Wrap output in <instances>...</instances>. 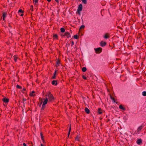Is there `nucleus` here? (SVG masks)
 Listing matches in <instances>:
<instances>
[{"label": "nucleus", "mask_w": 146, "mask_h": 146, "mask_svg": "<svg viewBox=\"0 0 146 146\" xmlns=\"http://www.w3.org/2000/svg\"><path fill=\"white\" fill-rule=\"evenodd\" d=\"M45 98L48 100V102H51L54 99L53 95L50 92H48L45 95Z\"/></svg>", "instance_id": "f257e3e1"}, {"label": "nucleus", "mask_w": 146, "mask_h": 146, "mask_svg": "<svg viewBox=\"0 0 146 146\" xmlns=\"http://www.w3.org/2000/svg\"><path fill=\"white\" fill-rule=\"evenodd\" d=\"M61 36L62 37H64L65 36H66L67 38H69L71 37L70 34L68 32H65L64 35H61Z\"/></svg>", "instance_id": "f03ea898"}, {"label": "nucleus", "mask_w": 146, "mask_h": 146, "mask_svg": "<svg viewBox=\"0 0 146 146\" xmlns=\"http://www.w3.org/2000/svg\"><path fill=\"white\" fill-rule=\"evenodd\" d=\"M82 9V4H80L79 5L77 11L78 12V13L79 14H80V11H81Z\"/></svg>", "instance_id": "7ed1b4c3"}, {"label": "nucleus", "mask_w": 146, "mask_h": 146, "mask_svg": "<svg viewBox=\"0 0 146 146\" xmlns=\"http://www.w3.org/2000/svg\"><path fill=\"white\" fill-rule=\"evenodd\" d=\"M24 11H23L21 9L19 10L18 12V13L21 16H22L23 15V13Z\"/></svg>", "instance_id": "20e7f679"}, {"label": "nucleus", "mask_w": 146, "mask_h": 146, "mask_svg": "<svg viewBox=\"0 0 146 146\" xmlns=\"http://www.w3.org/2000/svg\"><path fill=\"white\" fill-rule=\"evenodd\" d=\"M60 60L59 59H58L57 61L56 62V66L58 67V66H60Z\"/></svg>", "instance_id": "39448f33"}, {"label": "nucleus", "mask_w": 146, "mask_h": 146, "mask_svg": "<svg viewBox=\"0 0 146 146\" xmlns=\"http://www.w3.org/2000/svg\"><path fill=\"white\" fill-rule=\"evenodd\" d=\"M95 50L96 53H98V52L100 51H101L102 50V48H101L99 47L97 48H95Z\"/></svg>", "instance_id": "423d86ee"}, {"label": "nucleus", "mask_w": 146, "mask_h": 146, "mask_svg": "<svg viewBox=\"0 0 146 146\" xmlns=\"http://www.w3.org/2000/svg\"><path fill=\"white\" fill-rule=\"evenodd\" d=\"M7 15V13L5 12H4L3 13L2 15V17H3V20L5 21V18L6 16Z\"/></svg>", "instance_id": "0eeeda50"}, {"label": "nucleus", "mask_w": 146, "mask_h": 146, "mask_svg": "<svg viewBox=\"0 0 146 146\" xmlns=\"http://www.w3.org/2000/svg\"><path fill=\"white\" fill-rule=\"evenodd\" d=\"M110 37V34L108 33L106 34L104 36V38L106 39L109 38Z\"/></svg>", "instance_id": "6e6552de"}, {"label": "nucleus", "mask_w": 146, "mask_h": 146, "mask_svg": "<svg viewBox=\"0 0 146 146\" xmlns=\"http://www.w3.org/2000/svg\"><path fill=\"white\" fill-rule=\"evenodd\" d=\"M43 100H44V101H43V105H45L48 102V101L46 98L45 99H44Z\"/></svg>", "instance_id": "1a4fd4ad"}, {"label": "nucleus", "mask_w": 146, "mask_h": 146, "mask_svg": "<svg viewBox=\"0 0 146 146\" xmlns=\"http://www.w3.org/2000/svg\"><path fill=\"white\" fill-rule=\"evenodd\" d=\"M52 85L56 86L57 84V82L56 80H53L52 82Z\"/></svg>", "instance_id": "9d476101"}, {"label": "nucleus", "mask_w": 146, "mask_h": 146, "mask_svg": "<svg viewBox=\"0 0 146 146\" xmlns=\"http://www.w3.org/2000/svg\"><path fill=\"white\" fill-rule=\"evenodd\" d=\"M142 143V140L140 139H138L137 141V143L138 145L141 144Z\"/></svg>", "instance_id": "9b49d317"}, {"label": "nucleus", "mask_w": 146, "mask_h": 146, "mask_svg": "<svg viewBox=\"0 0 146 146\" xmlns=\"http://www.w3.org/2000/svg\"><path fill=\"white\" fill-rule=\"evenodd\" d=\"M143 126L142 125H141L140 126H139L138 129H137V131L138 132H140L141 130V129L143 128Z\"/></svg>", "instance_id": "f8f14e48"}, {"label": "nucleus", "mask_w": 146, "mask_h": 146, "mask_svg": "<svg viewBox=\"0 0 146 146\" xmlns=\"http://www.w3.org/2000/svg\"><path fill=\"white\" fill-rule=\"evenodd\" d=\"M106 42H104V41H102L101 42V46L103 47L105 46L106 45Z\"/></svg>", "instance_id": "ddd939ff"}, {"label": "nucleus", "mask_w": 146, "mask_h": 146, "mask_svg": "<svg viewBox=\"0 0 146 146\" xmlns=\"http://www.w3.org/2000/svg\"><path fill=\"white\" fill-rule=\"evenodd\" d=\"M3 102L5 103H7L9 102V100L7 98H3Z\"/></svg>", "instance_id": "4468645a"}, {"label": "nucleus", "mask_w": 146, "mask_h": 146, "mask_svg": "<svg viewBox=\"0 0 146 146\" xmlns=\"http://www.w3.org/2000/svg\"><path fill=\"white\" fill-rule=\"evenodd\" d=\"M85 111L86 113L88 114L90 112V110L86 107L85 109Z\"/></svg>", "instance_id": "2eb2a0df"}, {"label": "nucleus", "mask_w": 146, "mask_h": 146, "mask_svg": "<svg viewBox=\"0 0 146 146\" xmlns=\"http://www.w3.org/2000/svg\"><path fill=\"white\" fill-rule=\"evenodd\" d=\"M98 113L99 114H101L102 113V110L101 108H98Z\"/></svg>", "instance_id": "dca6fc26"}, {"label": "nucleus", "mask_w": 146, "mask_h": 146, "mask_svg": "<svg viewBox=\"0 0 146 146\" xmlns=\"http://www.w3.org/2000/svg\"><path fill=\"white\" fill-rule=\"evenodd\" d=\"M58 36L56 34H55L53 35V38L54 39L57 40L58 39Z\"/></svg>", "instance_id": "f3484780"}, {"label": "nucleus", "mask_w": 146, "mask_h": 146, "mask_svg": "<svg viewBox=\"0 0 146 146\" xmlns=\"http://www.w3.org/2000/svg\"><path fill=\"white\" fill-rule=\"evenodd\" d=\"M56 70H55L54 74V75H53V76L52 77V78L53 79H55L56 78Z\"/></svg>", "instance_id": "a211bd4d"}, {"label": "nucleus", "mask_w": 146, "mask_h": 146, "mask_svg": "<svg viewBox=\"0 0 146 146\" xmlns=\"http://www.w3.org/2000/svg\"><path fill=\"white\" fill-rule=\"evenodd\" d=\"M14 58V60L16 62L17 61V59L18 58V57L17 56L14 55L13 56Z\"/></svg>", "instance_id": "6ab92c4d"}, {"label": "nucleus", "mask_w": 146, "mask_h": 146, "mask_svg": "<svg viewBox=\"0 0 146 146\" xmlns=\"http://www.w3.org/2000/svg\"><path fill=\"white\" fill-rule=\"evenodd\" d=\"M82 70L83 72H85L86 71L87 69L86 67H83L82 68Z\"/></svg>", "instance_id": "aec40b11"}, {"label": "nucleus", "mask_w": 146, "mask_h": 146, "mask_svg": "<svg viewBox=\"0 0 146 146\" xmlns=\"http://www.w3.org/2000/svg\"><path fill=\"white\" fill-rule=\"evenodd\" d=\"M119 108L120 109L122 110H125V108H124L122 105H120V106H119Z\"/></svg>", "instance_id": "412c9836"}, {"label": "nucleus", "mask_w": 146, "mask_h": 146, "mask_svg": "<svg viewBox=\"0 0 146 146\" xmlns=\"http://www.w3.org/2000/svg\"><path fill=\"white\" fill-rule=\"evenodd\" d=\"M35 93V91H32L31 92L30 94V96H33L34 95L33 94Z\"/></svg>", "instance_id": "4be33fe9"}, {"label": "nucleus", "mask_w": 146, "mask_h": 146, "mask_svg": "<svg viewBox=\"0 0 146 146\" xmlns=\"http://www.w3.org/2000/svg\"><path fill=\"white\" fill-rule=\"evenodd\" d=\"M61 32L62 33H64L65 31V30L64 28H61L60 29Z\"/></svg>", "instance_id": "5701e85b"}, {"label": "nucleus", "mask_w": 146, "mask_h": 146, "mask_svg": "<svg viewBox=\"0 0 146 146\" xmlns=\"http://www.w3.org/2000/svg\"><path fill=\"white\" fill-rule=\"evenodd\" d=\"M74 38L75 39H77L78 38V36L77 35H75L74 36Z\"/></svg>", "instance_id": "b1692460"}, {"label": "nucleus", "mask_w": 146, "mask_h": 146, "mask_svg": "<svg viewBox=\"0 0 146 146\" xmlns=\"http://www.w3.org/2000/svg\"><path fill=\"white\" fill-rule=\"evenodd\" d=\"M142 95L144 96H146V91H143L142 92Z\"/></svg>", "instance_id": "393cba45"}, {"label": "nucleus", "mask_w": 146, "mask_h": 146, "mask_svg": "<svg viewBox=\"0 0 146 146\" xmlns=\"http://www.w3.org/2000/svg\"><path fill=\"white\" fill-rule=\"evenodd\" d=\"M83 2L84 4H86L87 3L86 0H81Z\"/></svg>", "instance_id": "a878e982"}, {"label": "nucleus", "mask_w": 146, "mask_h": 146, "mask_svg": "<svg viewBox=\"0 0 146 146\" xmlns=\"http://www.w3.org/2000/svg\"><path fill=\"white\" fill-rule=\"evenodd\" d=\"M16 87L17 88H19V89H21V86L18 85H17L16 86Z\"/></svg>", "instance_id": "bb28decb"}, {"label": "nucleus", "mask_w": 146, "mask_h": 146, "mask_svg": "<svg viewBox=\"0 0 146 146\" xmlns=\"http://www.w3.org/2000/svg\"><path fill=\"white\" fill-rule=\"evenodd\" d=\"M82 77L83 79L84 80H86V78L85 76L84 75H83L82 76Z\"/></svg>", "instance_id": "cd10ccee"}, {"label": "nucleus", "mask_w": 146, "mask_h": 146, "mask_svg": "<svg viewBox=\"0 0 146 146\" xmlns=\"http://www.w3.org/2000/svg\"><path fill=\"white\" fill-rule=\"evenodd\" d=\"M45 105H43V104H42V109H43L45 107Z\"/></svg>", "instance_id": "c85d7f7f"}, {"label": "nucleus", "mask_w": 146, "mask_h": 146, "mask_svg": "<svg viewBox=\"0 0 146 146\" xmlns=\"http://www.w3.org/2000/svg\"><path fill=\"white\" fill-rule=\"evenodd\" d=\"M84 27H85V26H84V25H82L81 26V27H80V29H84Z\"/></svg>", "instance_id": "c756f323"}, {"label": "nucleus", "mask_w": 146, "mask_h": 146, "mask_svg": "<svg viewBox=\"0 0 146 146\" xmlns=\"http://www.w3.org/2000/svg\"><path fill=\"white\" fill-rule=\"evenodd\" d=\"M71 130V126L70 125V128L69 129V133H68V134L69 135L70 134V131Z\"/></svg>", "instance_id": "7c9ffc66"}, {"label": "nucleus", "mask_w": 146, "mask_h": 146, "mask_svg": "<svg viewBox=\"0 0 146 146\" xmlns=\"http://www.w3.org/2000/svg\"><path fill=\"white\" fill-rule=\"evenodd\" d=\"M71 42V46H72L74 45V43L73 41H72Z\"/></svg>", "instance_id": "2f4dec72"}, {"label": "nucleus", "mask_w": 146, "mask_h": 146, "mask_svg": "<svg viewBox=\"0 0 146 146\" xmlns=\"http://www.w3.org/2000/svg\"><path fill=\"white\" fill-rule=\"evenodd\" d=\"M40 136H41V137L42 139H43V137L42 136V133H40Z\"/></svg>", "instance_id": "473e14b6"}, {"label": "nucleus", "mask_w": 146, "mask_h": 146, "mask_svg": "<svg viewBox=\"0 0 146 146\" xmlns=\"http://www.w3.org/2000/svg\"><path fill=\"white\" fill-rule=\"evenodd\" d=\"M38 0H34V2L36 4L38 2Z\"/></svg>", "instance_id": "72a5a7b5"}, {"label": "nucleus", "mask_w": 146, "mask_h": 146, "mask_svg": "<svg viewBox=\"0 0 146 146\" xmlns=\"http://www.w3.org/2000/svg\"><path fill=\"white\" fill-rule=\"evenodd\" d=\"M76 140L78 141L79 140V139L78 137H77L76 138Z\"/></svg>", "instance_id": "f704fd0d"}, {"label": "nucleus", "mask_w": 146, "mask_h": 146, "mask_svg": "<svg viewBox=\"0 0 146 146\" xmlns=\"http://www.w3.org/2000/svg\"><path fill=\"white\" fill-rule=\"evenodd\" d=\"M23 146H27L26 144L25 143H23Z\"/></svg>", "instance_id": "c9c22d12"}, {"label": "nucleus", "mask_w": 146, "mask_h": 146, "mask_svg": "<svg viewBox=\"0 0 146 146\" xmlns=\"http://www.w3.org/2000/svg\"><path fill=\"white\" fill-rule=\"evenodd\" d=\"M55 1H56L58 3L59 2V0H55Z\"/></svg>", "instance_id": "e433bc0d"}, {"label": "nucleus", "mask_w": 146, "mask_h": 146, "mask_svg": "<svg viewBox=\"0 0 146 146\" xmlns=\"http://www.w3.org/2000/svg\"><path fill=\"white\" fill-rule=\"evenodd\" d=\"M51 0H47V1L48 2H50Z\"/></svg>", "instance_id": "4c0bfd02"}, {"label": "nucleus", "mask_w": 146, "mask_h": 146, "mask_svg": "<svg viewBox=\"0 0 146 146\" xmlns=\"http://www.w3.org/2000/svg\"><path fill=\"white\" fill-rule=\"evenodd\" d=\"M25 90H26V89L25 88H23V90H24V91Z\"/></svg>", "instance_id": "58836bf2"}, {"label": "nucleus", "mask_w": 146, "mask_h": 146, "mask_svg": "<svg viewBox=\"0 0 146 146\" xmlns=\"http://www.w3.org/2000/svg\"><path fill=\"white\" fill-rule=\"evenodd\" d=\"M40 146H44L42 144H41Z\"/></svg>", "instance_id": "ea45409f"}, {"label": "nucleus", "mask_w": 146, "mask_h": 146, "mask_svg": "<svg viewBox=\"0 0 146 146\" xmlns=\"http://www.w3.org/2000/svg\"><path fill=\"white\" fill-rule=\"evenodd\" d=\"M113 100H114V98H113V99H112Z\"/></svg>", "instance_id": "a19ab883"}]
</instances>
